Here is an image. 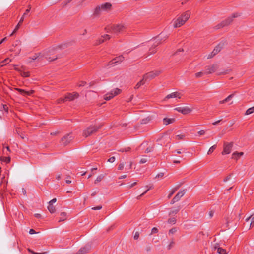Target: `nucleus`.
I'll return each instance as SVG.
<instances>
[{
  "label": "nucleus",
  "instance_id": "1",
  "mask_svg": "<svg viewBox=\"0 0 254 254\" xmlns=\"http://www.w3.org/2000/svg\"><path fill=\"white\" fill-rule=\"evenodd\" d=\"M241 15V13L236 12L233 13L231 16L227 17L226 19L223 20L221 23L215 26V29L218 30L221 28L229 25L233 21L234 18L238 17Z\"/></svg>",
  "mask_w": 254,
  "mask_h": 254
},
{
  "label": "nucleus",
  "instance_id": "2",
  "mask_svg": "<svg viewBox=\"0 0 254 254\" xmlns=\"http://www.w3.org/2000/svg\"><path fill=\"white\" fill-rule=\"evenodd\" d=\"M103 125L102 124L99 125H90L83 130L82 135L85 138L88 137L97 132L102 127Z\"/></svg>",
  "mask_w": 254,
  "mask_h": 254
},
{
  "label": "nucleus",
  "instance_id": "3",
  "mask_svg": "<svg viewBox=\"0 0 254 254\" xmlns=\"http://www.w3.org/2000/svg\"><path fill=\"white\" fill-rule=\"evenodd\" d=\"M105 30L108 32H120L127 30V28L124 24H110L107 25Z\"/></svg>",
  "mask_w": 254,
  "mask_h": 254
},
{
  "label": "nucleus",
  "instance_id": "4",
  "mask_svg": "<svg viewBox=\"0 0 254 254\" xmlns=\"http://www.w3.org/2000/svg\"><path fill=\"white\" fill-rule=\"evenodd\" d=\"M161 73L160 71L155 70L148 72L144 74L143 77V79L146 81L147 80H151L157 76Z\"/></svg>",
  "mask_w": 254,
  "mask_h": 254
},
{
  "label": "nucleus",
  "instance_id": "5",
  "mask_svg": "<svg viewBox=\"0 0 254 254\" xmlns=\"http://www.w3.org/2000/svg\"><path fill=\"white\" fill-rule=\"evenodd\" d=\"M122 90L119 88H116L112 91L110 93H108L105 95L104 99L106 100H110L112 99L115 96L119 94Z\"/></svg>",
  "mask_w": 254,
  "mask_h": 254
},
{
  "label": "nucleus",
  "instance_id": "6",
  "mask_svg": "<svg viewBox=\"0 0 254 254\" xmlns=\"http://www.w3.org/2000/svg\"><path fill=\"white\" fill-rule=\"evenodd\" d=\"M233 146V142H231L230 143L224 142L223 145V150L222 152L223 155L228 154L231 153L232 148Z\"/></svg>",
  "mask_w": 254,
  "mask_h": 254
},
{
  "label": "nucleus",
  "instance_id": "7",
  "mask_svg": "<svg viewBox=\"0 0 254 254\" xmlns=\"http://www.w3.org/2000/svg\"><path fill=\"white\" fill-rule=\"evenodd\" d=\"M73 139V137L72 136L71 133H68L62 138L61 142L63 145L66 146L68 145Z\"/></svg>",
  "mask_w": 254,
  "mask_h": 254
},
{
  "label": "nucleus",
  "instance_id": "8",
  "mask_svg": "<svg viewBox=\"0 0 254 254\" xmlns=\"http://www.w3.org/2000/svg\"><path fill=\"white\" fill-rule=\"evenodd\" d=\"M218 68L217 64H213L205 66V72L206 74H211L215 72Z\"/></svg>",
  "mask_w": 254,
  "mask_h": 254
},
{
  "label": "nucleus",
  "instance_id": "9",
  "mask_svg": "<svg viewBox=\"0 0 254 254\" xmlns=\"http://www.w3.org/2000/svg\"><path fill=\"white\" fill-rule=\"evenodd\" d=\"M171 24L174 28H178L185 24V22L181 18L178 17L176 19L173 20Z\"/></svg>",
  "mask_w": 254,
  "mask_h": 254
},
{
  "label": "nucleus",
  "instance_id": "10",
  "mask_svg": "<svg viewBox=\"0 0 254 254\" xmlns=\"http://www.w3.org/2000/svg\"><path fill=\"white\" fill-rule=\"evenodd\" d=\"M162 34V33H160L157 36L153 38L154 40H156L155 43H156V44H155V46H157L162 41H165V39L168 37L167 36H165L163 35Z\"/></svg>",
  "mask_w": 254,
  "mask_h": 254
},
{
  "label": "nucleus",
  "instance_id": "11",
  "mask_svg": "<svg viewBox=\"0 0 254 254\" xmlns=\"http://www.w3.org/2000/svg\"><path fill=\"white\" fill-rule=\"evenodd\" d=\"M15 89L18 92H19L21 95L25 96H31L35 93V91L33 90H31L30 91H26L23 89L18 88H16Z\"/></svg>",
  "mask_w": 254,
  "mask_h": 254
},
{
  "label": "nucleus",
  "instance_id": "12",
  "mask_svg": "<svg viewBox=\"0 0 254 254\" xmlns=\"http://www.w3.org/2000/svg\"><path fill=\"white\" fill-rule=\"evenodd\" d=\"M175 110L183 114H187L191 111V110L187 107H177L175 108Z\"/></svg>",
  "mask_w": 254,
  "mask_h": 254
},
{
  "label": "nucleus",
  "instance_id": "13",
  "mask_svg": "<svg viewBox=\"0 0 254 254\" xmlns=\"http://www.w3.org/2000/svg\"><path fill=\"white\" fill-rule=\"evenodd\" d=\"M79 95L77 92L68 93L67 95L65 96V99L66 101H72L75 98H77L79 97Z\"/></svg>",
  "mask_w": 254,
  "mask_h": 254
},
{
  "label": "nucleus",
  "instance_id": "14",
  "mask_svg": "<svg viewBox=\"0 0 254 254\" xmlns=\"http://www.w3.org/2000/svg\"><path fill=\"white\" fill-rule=\"evenodd\" d=\"M190 10H187L184 13H183L179 17L182 19V20L184 21L185 23L190 18Z\"/></svg>",
  "mask_w": 254,
  "mask_h": 254
},
{
  "label": "nucleus",
  "instance_id": "15",
  "mask_svg": "<svg viewBox=\"0 0 254 254\" xmlns=\"http://www.w3.org/2000/svg\"><path fill=\"white\" fill-rule=\"evenodd\" d=\"M178 98L179 99H180L181 98V93L179 92H178L172 93L167 95L165 97L164 100L166 101L167 99H169L170 98Z\"/></svg>",
  "mask_w": 254,
  "mask_h": 254
},
{
  "label": "nucleus",
  "instance_id": "16",
  "mask_svg": "<svg viewBox=\"0 0 254 254\" xmlns=\"http://www.w3.org/2000/svg\"><path fill=\"white\" fill-rule=\"evenodd\" d=\"M224 45V43H219L214 49L213 50V53L215 54H217L223 48V47Z\"/></svg>",
  "mask_w": 254,
  "mask_h": 254
},
{
  "label": "nucleus",
  "instance_id": "17",
  "mask_svg": "<svg viewBox=\"0 0 254 254\" xmlns=\"http://www.w3.org/2000/svg\"><path fill=\"white\" fill-rule=\"evenodd\" d=\"M185 190H183L179 191L177 194L174 197V200L178 201L185 194Z\"/></svg>",
  "mask_w": 254,
  "mask_h": 254
},
{
  "label": "nucleus",
  "instance_id": "18",
  "mask_svg": "<svg viewBox=\"0 0 254 254\" xmlns=\"http://www.w3.org/2000/svg\"><path fill=\"white\" fill-rule=\"evenodd\" d=\"M100 6L103 10H109L111 9L112 4L109 2H106L101 5Z\"/></svg>",
  "mask_w": 254,
  "mask_h": 254
},
{
  "label": "nucleus",
  "instance_id": "19",
  "mask_svg": "<svg viewBox=\"0 0 254 254\" xmlns=\"http://www.w3.org/2000/svg\"><path fill=\"white\" fill-rule=\"evenodd\" d=\"M175 121V118H165L163 119V124L168 125L170 124L173 123Z\"/></svg>",
  "mask_w": 254,
  "mask_h": 254
},
{
  "label": "nucleus",
  "instance_id": "20",
  "mask_svg": "<svg viewBox=\"0 0 254 254\" xmlns=\"http://www.w3.org/2000/svg\"><path fill=\"white\" fill-rule=\"evenodd\" d=\"M15 133H17L22 139H24L25 138V135L24 133L22 132V130L21 128L17 127L15 128L14 131Z\"/></svg>",
  "mask_w": 254,
  "mask_h": 254
},
{
  "label": "nucleus",
  "instance_id": "21",
  "mask_svg": "<svg viewBox=\"0 0 254 254\" xmlns=\"http://www.w3.org/2000/svg\"><path fill=\"white\" fill-rule=\"evenodd\" d=\"M110 38L109 35L106 34L104 36H102L101 38H100L98 42H97L96 43V45L100 44L102 43H103L105 40H109Z\"/></svg>",
  "mask_w": 254,
  "mask_h": 254
},
{
  "label": "nucleus",
  "instance_id": "22",
  "mask_svg": "<svg viewBox=\"0 0 254 254\" xmlns=\"http://www.w3.org/2000/svg\"><path fill=\"white\" fill-rule=\"evenodd\" d=\"M124 60V57L123 55H120L118 57H117L114 59V63H116V64H119L121 62H122Z\"/></svg>",
  "mask_w": 254,
  "mask_h": 254
},
{
  "label": "nucleus",
  "instance_id": "23",
  "mask_svg": "<svg viewBox=\"0 0 254 254\" xmlns=\"http://www.w3.org/2000/svg\"><path fill=\"white\" fill-rule=\"evenodd\" d=\"M181 209L180 206H178L177 208H175L174 209H173L170 211V212L169 213V216H173L175 214H176Z\"/></svg>",
  "mask_w": 254,
  "mask_h": 254
},
{
  "label": "nucleus",
  "instance_id": "24",
  "mask_svg": "<svg viewBox=\"0 0 254 254\" xmlns=\"http://www.w3.org/2000/svg\"><path fill=\"white\" fill-rule=\"evenodd\" d=\"M234 96V94H231L229 95L227 98H226L224 100H221L219 101L220 104H224L228 101H229L231 99H232Z\"/></svg>",
  "mask_w": 254,
  "mask_h": 254
},
{
  "label": "nucleus",
  "instance_id": "25",
  "mask_svg": "<svg viewBox=\"0 0 254 254\" xmlns=\"http://www.w3.org/2000/svg\"><path fill=\"white\" fill-rule=\"evenodd\" d=\"M66 219V212H62L60 214V217L59 220V222H62L65 220Z\"/></svg>",
  "mask_w": 254,
  "mask_h": 254
},
{
  "label": "nucleus",
  "instance_id": "26",
  "mask_svg": "<svg viewBox=\"0 0 254 254\" xmlns=\"http://www.w3.org/2000/svg\"><path fill=\"white\" fill-rule=\"evenodd\" d=\"M48 209L51 213H53L56 211L55 207L53 204L48 203Z\"/></svg>",
  "mask_w": 254,
  "mask_h": 254
},
{
  "label": "nucleus",
  "instance_id": "27",
  "mask_svg": "<svg viewBox=\"0 0 254 254\" xmlns=\"http://www.w3.org/2000/svg\"><path fill=\"white\" fill-rule=\"evenodd\" d=\"M146 80L143 78L141 80L138 82L134 87L135 89H138L141 85H144L145 83Z\"/></svg>",
  "mask_w": 254,
  "mask_h": 254
},
{
  "label": "nucleus",
  "instance_id": "28",
  "mask_svg": "<svg viewBox=\"0 0 254 254\" xmlns=\"http://www.w3.org/2000/svg\"><path fill=\"white\" fill-rule=\"evenodd\" d=\"M181 185H179L176 187H175L174 188H173L172 190L171 191L170 193L169 194L168 196V198H170L173 194L177 191V190L180 188Z\"/></svg>",
  "mask_w": 254,
  "mask_h": 254
},
{
  "label": "nucleus",
  "instance_id": "29",
  "mask_svg": "<svg viewBox=\"0 0 254 254\" xmlns=\"http://www.w3.org/2000/svg\"><path fill=\"white\" fill-rule=\"evenodd\" d=\"M0 160L1 161L5 162L6 163H8L10 162L11 158L9 156H8V157L1 156V157H0Z\"/></svg>",
  "mask_w": 254,
  "mask_h": 254
},
{
  "label": "nucleus",
  "instance_id": "30",
  "mask_svg": "<svg viewBox=\"0 0 254 254\" xmlns=\"http://www.w3.org/2000/svg\"><path fill=\"white\" fill-rule=\"evenodd\" d=\"M151 119L150 117H147L141 120V124H146L151 121Z\"/></svg>",
  "mask_w": 254,
  "mask_h": 254
},
{
  "label": "nucleus",
  "instance_id": "31",
  "mask_svg": "<svg viewBox=\"0 0 254 254\" xmlns=\"http://www.w3.org/2000/svg\"><path fill=\"white\" fill-rule=\"evenodd\" d=\"M157 46H155V44L153 47H152L151 48H150L149 49V55L153 54L156 52V49H155V48Z\"/></svg>",
  "mask_w": 254,
  "mask_h": 254
},
{
  "label": "nucleus",
  "instance_id": "32",
  "mask_svg": "<svg viewBox=\"0 0 254 254\" xmlns=\"http://www.w3.org/2000/svg\"><path fill=\"white\" fill-rule=\"evenodd\" d=\"M254 112V106L251 107V108H249L248 109H247V110L246 111V112L245 113V115H250L251 114L253 113Z\"/></svg>",
  "mask_w": 254,
  "mask_h": 254
},
{
  "label": "nucleus",
  "instance_id": "33",
  "mask_svg": "<svg viewBox=\"0 0 254 254\" xmlns=\"http://www.w3.org/2000/svg\"><path fill=\"white\" fill-rule=\"evenodd\" d=\"M104 175L103 174L99 175L95 181V184H97V183L101 181L104 178Z\"/></svg>",
  "mask_w": 254,
  "mask_h": 254
},
{
  "label": "nucleus",
  "instance_id": "34",
  "mask_svg": "<svg viewBox=\"0 0 254 254\" xmlns=\"http://www.w3.org/2000/svg\"><path fill=\"white\" fill-rule=\"evenodd\" d=\"M217 252L219 254H227L226 250L222 248H218Z\"/></svg>",
  "mask_w": 254,
  "mask_h": 254
},
{
  "label": "nucleus",
  "instance_id": "35",
  "mask_svg": "<svg viewBox=\"0 0 254 254\" xmlns=\"http://www.w3.org/2000/svg\"><path fill=\"white\" fill-rule=\"evenodd\" d=\"M204 74H206L205 71L204 72L201 71V72L196 73L195 75L196 78H199V77H201V76H202Z\"/></svg>",
  "mask_w": 254,
  "mask_h": 254
},
{
  "label": "nucleus",
  "instance_id": "36",
  "mask_svg": "<svg viewBox=\"0 0 254 254\" xmlns=\"http://www.w3.org/2000/svg\"><path fill=\"white\" fill-rule=\"evenodd\" d=\"M216 145H214L212 146L209 148V149L207 152V154L208 155L211 154L214 151V150L216 149Z\"/></svg>",
  "mask_w": 254,
  "mask_h": 254
},
{
  "label": "nucleus",
  "instance_id": "37",
  "mask_svg": "<svg viewBox=\"0 0 254 254\" xmlns=\"http://www.w3.org/2000/svg\"><path fill=\"white\" fill-rule=\"evenodd\" d=\"M101 10H102L100 6H98L95 9L94 14L95 15H98L100 13Z\"/></svg>",
  "mask_w": 254,
  "mask_h": 254
},
{
  "label": "nucleus",
  "instance_id": "38",
  "mask_svg": "<svg viewBox=\"0 0 254 254\" xmlns=\"http://www.w3.org/2000/svg\"><path fill=\"white\" fill-rule=\"evenodd\" d=\"M239 155V157H240L241 156H242L244 154V153L242 152H234L232 155V158H236V155Z\"/></svg>",
  "mask_w": 254,
  "mask_h": 254
},
{
  "label": "nucleus",
  "instance_id": "39",
  "mask_svg": "<svg viewBox=\"0 0 254 254\" xmlns=\"http://www.w3.org/2000/svg\"><path fill=\"white\" fill-rule=\"evenodd\" d=\"M176 222V219H175V218H169L168 220V223H169V224H175V223Z\"/></svg>",
  "mask_w": 254,
  "mask_h": 254
},
{
  "label": "nucleus",
  "instance_id": "40",
  "mask_svg": "<svg viewBox=\"0 0 254 254\" xmlns=\"http://www.w3.org/2000/svg\"><path fill=\"white\" fill-rule=\"evenodd\" d=\"M153 149H154L153 146L148 147L145 149V153H148L149 152H151L153 151Z\"/></svg>",
  "mask_w": 254,
  "mask_h": 254
},
{
  "label": "nucleus",
  "instance_id": "41",
  "mask_svg": "<svg viewBox=\"0 0 254 254\" xmlns=\"http://www.w3.org/2000/svg\"><path fill=\"white\" fill-rule=\"evenodd\" d=\"M72 1V0H66L64 1H63L62 3V6L63 7H65V6H66L69 3H70Z\"/></svg>",
  "mask_w": 254,
  "mask_h": 254
},
{
  "label": "nucleus",
  "instance_id": "42",
  "mask_svg": "<svg viewBox=\"0 0 254 254\" xmlns=\"http://www.w3.org/2000/svg\"><path fill=\"white\" fill-rule=\"evenodd\" d=\"M20 72H21L20 74L22 76H23L25 77H27L30 76V73L29 72H22V71H20Z\"/></svg>",
  "mask_w": 254,
  "mask_h": 254
},
{
  "label": "nucleus",
  "instance_id": "43",
  "mask_svg": "<svg viewBox=\"0 0 254 254\" xmlns=\"http://www.w3.org/2000/svg\"><path fill=\"white\" fill-rule=\"evenodd\" d=\"M152 188V187H150L147 190H146L145 191H144V192H143L142 194H141L140 195H139V196H138L137 197V199H139L141 197L143 196L145 194H146L147 193V192L150 190Z\"/></svg>",
  "mask_w": 254,
  "mask_h": 254
},
{
  "label": "nucleus",
  "instance_id": "44",
  "mask_svg": "<svg viewBox=\"0 0 254 254\" xmlns=\"http://www.w3.org/2000/svg\"><path fill=\"white\" fill-rule=\"evenodd\" d=\"M45 56H46V57H45V58H46V59L47 60L49 61H54V60H56V59L58 58V57H57V56H55V57L54 58H51V57H48V54H47V55H45Z\"/></svg>",
  "mask_w": 254,
  "mask_h": 254
},
{
  "label": "nucleus",
  "instance_id": "45",
  "mask_svg": "<svg viewBox=\"0 0 254 254\" xmlns=\"http://www.w3.org/2000/svg\"><path fill=\"white\" fill-rule=\"evenodd\" d=\"M40 55H41V53H35V55L32 58H30L32 60H35L37 59L40 56Z\"/></svg>",
  "mask_w": 254,
  "mask_h": 254
},
{
  "label": "nucleus",
  "instance_id": "46",
  "mask_svg": "<svg viewBox=\"0 0 254 254\" xmlns=\"http://www.w3.org/2000/svg\"><path fill=\"white\" fill-rule=\"evenodd\" d=\"M28 251L30 252L32 254H45L47 253V252H43V253H36L34 252L33 250H31L30 249H28Z\"/></svg>",
  "mask_w": 254,
  "mask_h": 254
},
{
  "label": "nucleus",
  "instance_id": "47",
  "mask_svg": "<svg viewBox=\"0 0 254 254\" xmlns=\"http://www.w3.org/2000/svg\"><path fill=\"white\" fill-rule=\"evenodd\" d=\"M11 60L10 59H9V58H6L4 60H3L2 62H1V63L4 64H7L9 63V62H10Z\"/></svg>",
  "mask_w": 254,
  "mask_h": 254
},
{
  "label": "nucleus",
  "instance_id": "48",
  "mask_svg": "<svg viewBox=\"0 0 254 254\" xmlns=\"http://www.w3.org/2000/svg\"><path fill=\"white\" fill-rule=\"evenodd\" d=\"M61 48V46H59L58 47L52 48L51 49H49L47 52H48L49 53H53L54 51L56 50L58 48Z\"/></svg>",
  "mask_w": 254,
  "mask_h": 254
},
{
  "label": "nucleus",
  "instance_id": "49",
  "mask_svg": "<svg viewBox=\"0 0 254 254\" xmlns=\"http://www.w3.org/2000/svg\"><path fill=\"white\" fill-rule=\"evenodd\" d=\"M86 84V82L84 81H81L79 82V83L77 84V86L78 87H82L85 86Z\"/></svg>",
  "mask_w": 254,
  "mask_h": 254
},
{
  "label": "nucleus",
  "instance_id": "50",
  "mask_svg": "<svg viewBox=\"0 0 254 254\" xmlns=\"http://www.w3.org/2000/svg\"><path fill=\"white\" fill-rule=\"evenodd\" d=\"M185 135L184 134H179L176 136V137L178 139H183Z\"/></svg>",
  "mask_w": 254,
  "mask_h": 254
},
{
  "label": "nucleus",
  "instance_id": "51",
  "mask_svg": "<svg viewBox=\"0 0 254 254\" xmlns=\"http://www.w3.org/2000/svg\"><path fill=\"white\" fill-rule=\"evenodd\" d=\"M231 177H232V174H229L225 178H224L223 179V181L224 182H227V181L229 180L231 178Z\"/></svg>",
  "mask_w": 254,
  "mask_h": 254
},
{
  "label": "nucleus",
  "instance_id": "52",
  "mask_svg": "<svg viewBox=\"0 0 254 254\" xmlns=\"http://www.w3.org/2000/svg\"><path fill=\"white\" fill-rule=\"evenodd\" d=\"M174 242L172 240L170 243L169 244V245L168 246V250H170L171 249L173 246H174Z\"/></svg>",
  "mask_w": 254,
  "mask_h": 254
},
{
  "label": "nucleus",
  "instance_id": "53",
  "mask_svg": "<svg viewBox=\"0 0 254 254\" xmlns=\"http://www.w3.org/2000/svg\"><path fill=\"white\" fill-rule=\"evenodd\" d=\"M158 229L156 227H153L152 229L151 233L150 234H154V233H158Z\"/></svg>",
  "mask_w": 254,
  "mask_h": 254
},
{
  "label": "nucleus",
  "instance_id": "54",
  "mask_svg": "<svg viewBox=\"0 0 254 254\" xmlns=\"http://www.w3.org/2000/svg\"><path fill=\"white\" fill-rule=\"evenodd\" d=\"M124 164L123 163H120L119 166H118V169L119 170H122L124 169Z\"/></svg>",
  "mask_w": 254,
  "mask_h": 254
},
{
  "label": "nucleus",
  "instance_id": "55",
  "mask_svg": "<svg viewBox=\"0 0 254 254\" xmlns=\"http://www.w3.org/2000/svg\"><path fill=\"white\" fill-rule=\"evenodd\" d=\"M102 208V206L101 205H99V206H97L96 207H92V209L94 210H98L101 209Z\"/></svg>",
  "mask_w": 254,
  "mask_h": 254
},
{
  "label": "nucleus",
  "instance_id": "56",
  "mask_svg": "<svg viewBox=\"0 0 254 254\" xmlns=\"http://www.w3.org/2000/svg\"><path fill=\"white\" fill-rule=\"evenodd\" d=\"M177 231V229L176 228H171L170 230H169V234H174Z\"/></svg>",
  "mask_w": 254,
  "mask_h": 254
},
{
  "label": "nucleus",
  "instance_id": "57",
  "mask_svg": "<svg viewBox=\"0 0 254 254\" xmlns=\"http://www.w3.org/2000/svg\"><path fill=\"white\" fill-rule=\"evenodd\" d=\"M254 226V216H253L252 215V217L251 218V222L250 224V228H251V227H253Z\"/></svg>",
  "mask_w": 254,
  "mask_h": 254
},
{
  "label": "nucleus",
  "instance_id": "58",
  "mask_svg": "<svg viewBox=\"0 0 254 254\" xmlns=\"http://www.w3.org/2000/svg\"><path fill=\"white\" fill-rule=\"evenodd\" d=\"M115 161V157L113 156L110 158H109L108 160V161L110 163H113Z\"/></svg>",
  "mask_w": 254,
  "mask_h": 254
},
{
  "label": "nucleus",
  "instance_id": "59",
  "mask_svg": "<svg viewBox=\"0 0 254 254\" xmlns=\"http://www.w3.org/2000/svg\"><path fill=\"white\" fill-rule=\"evenodd\" d=\"M139 236V233L138 232H136L135 235H134V239L135 240H137L138 239Z\"/></svg>",
  "mask_w": 254,
  "mask_h": 254
},
{
  "label": "nucleus",
  "instance_id": "60",
  "mask_svg": "<svg viewBox=\"0 0 254 254\" xmlns=\"http://www.w3.org/2000/svg\"><path fill=\"white\" fill-rule=\"evenodd\" d=\"M65 101H66V99H65V97L64 98H60L58 100V103H62L64 102Z\"/></svg>",
  "mask_w": 254,
  "mask_h": 254
},
{
  "label": "nucleus",
  "instance_id": "61",
  "mask_svg": "<svg viewBox=\"0 0 254 254\" xmlns=\"http://www.w3.org/2000/svg\"><path fill=\"white\" fill-rule=\"evenodd\" d=\"M215 55V54H214L213 53V52L212 51L211 53H210L208 55L207 58L208 59H211V58H213Z\"/></svg>",
  "mask_w": 254,
  "mask_h": 254
},
{
  "label": "nucleus",
  "instance_id": "62",
  "mask_svg": "<svg viewBox=\"0 0 254 254\" xmlns=\"http://www.w3.org/2000/svg\"><path fill=\"white\" fill-rule=\"evenodd\" d=\"M147 159L146 158H142L140 160V162L139 163L140 164H143V163H145L147 162Z\"/></svg>",
  "mask_w": 254,
  "mask_h": 254
},
{
  "label": "nucleus",
  "instance_id": "63",
  "mask_svg": "<svg viewBox=\"0 0 254 254\" xmlns=\"http://www.w3.org/2000/svg\"><path fill=\"white\" fill-rule=\"evenodd\" d=\"M164 176V173H158L156 176V178H162L163 177V176Z\"/></svg>",
  "mask_w": 254,
  "mask_h": 254
},
{
  "label": "nucleus",
  "instance_id": "64",
  "mask_svg": "<svg viewBox=\"0 0 254 254\" xmlns=\"http://www.w3.org/2000/svg\"><path fill=\"white\" fill-rule=\"evenodd\" d=\"M220 248L219 247V244L218 243H216L213 247V249L214 250H218V248Z\"/></svg>",
  "mask_w": 254,
  "mask_h": 254
}]
</instances>
